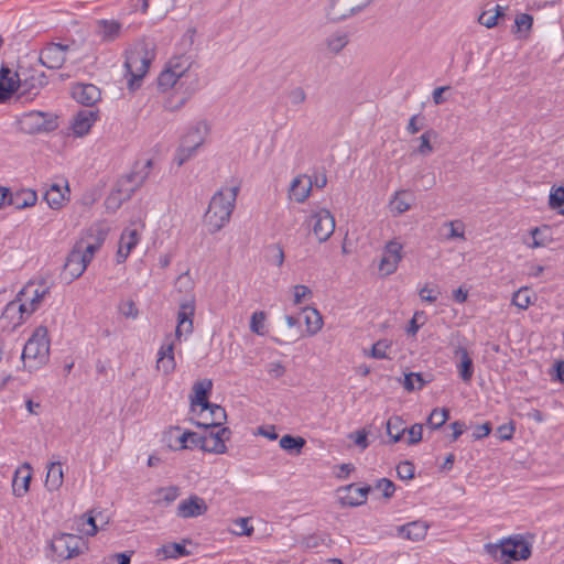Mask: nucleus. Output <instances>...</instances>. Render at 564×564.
Segmentation results:
<instances>
[{"label": "nucleus", "instance_id": "obj_1", "mask_svg": "<svg viewBox=\"0 0 564 564\" xmlns=\"http://www.w3.org/2000/svg\"><path fill=\"white\" fill-rule=\"evenodd\" d=\"M51 288L44 280L29 281L10 301L0 317V327L12 332L26 322L41 308L45 299L50 295Z\"/></svg>", "mask_w": 564, "mask_h": 564}, {"label": "nucleus", "instance_id": "obj_2", "mask_svg": "<svg viewBox=\"0 0 564 564\" xmlns=\"http://www.w3.org/2000/svg\"><path fill=\"white\" fill-rule=\"evenodd\" d=\"M239 191L240 185L231 183L220 187L212 196L204 217V224L209 234L214 235L229 224Z\"/></svg>", "mask_w": 564, "mask_h": 564}, {"label": "nucleus", "instance_id": "obj_3", "mask_svg": "<svg viewBox=\"0 0 564 564\" xmlns=\"http://www.w3.org/2000/svg\"><path fill=\"white\" fill-rule=\"evenodd\" d=\"M154 57V44L145 40L133 43L127 50L123 64L126 69L124 77L131 90L141 86L142 79L148 74Z\"/></svg>", "mask_w": 564, "mask_h": 564}, {"label": "nucleus", "instance_id": "obj_4", "mask_svg": "<svg viewBox=\"0 0 564 564\" xmlns=\"http://www.w3.org/2000/svg\"><path fill=\"white\" fill-rule=\"evenodd\" d=\"M484 549L496 561L509 564L528 560L532 553V543L523 534H512L500 539L498 542L486 543Z\"/></svg>", "mask_w": 564, "mask_h": 564}, {"label": "nucleus", "instance_id": "obj_5", "mask_svg": "<svg viewBox=\"0 0 564 564\" xmlns=\"http://www.w3.org/2000/svg\"><path fill=\"white\" fill-rule=\"evenodd\" d=\"M21 357L24 368L29 371L36 370L48 361L50 338L45 326H39L34 329L24 344Z\"/></svg>", "mask_w": 564, "mask_h": 564}, {"label": "nucleus", "instance_id": "obj_6", "mask_svg": "<svg viewBox=\"0 0 564 564\" xmlns=\"http://www.w3.org/2000/svg\"><path fill=\"white\" fill-rule=\"evenodd\" d=\"M210 132V126L206 120H198L187 127L181 138L180 145L174 155V162L182 166L196 155Z\"/></svg>", "mask_w": 564, "mask_h": 564}, {"label": "nucleus", "instance_id": "obj_7", "mask_svg": "<svg viewBox=\"0 0 564 564\" xmlns=\"http://www.w3.org/2000/svg\"><path fill=\"white\" fill-rule=\"evenodd\" d=\"M84 546L82 536L72 533H57L51 542V549L58 560H69L79 555Z\"/></svg>", "mask_w": 564, "mask_h": 564}, {"label": "nucleus", "instance_id": "obj_8", "mask_svg": "<svg viewBox=\"0 0 564 564\" xmlns=\"http://www.w3.org/2000/svg\"><path fill=\"white\" fill-rule=\"evenodd\" d=\"M143 229L144 225L141 221H133L123 229L116 254L117 263H123L128 259L141 241Z\"/></svg>", "mask_w": 564, "mask_h": 564}, {"label": "nucleus", "instance_id": "obj_9", "mask_svg": "<svg viewBox=\"0 0 564 564\" xmlns=\"http://www.w3.org/2000/svg\"><path fill=\"white\" fill-rule=\"evenodd\" d=\"M403 259V243L398 239L388 241L382 251L378 269L382 275H391Z\"/></svg>", "mask_w": 564, "mask_h": 564}, {"label": "nucleus", "instance_id": "obj_10", "mask_svg": "<svg viewBox=\"0 0 564 564\" xmlns=\"http://www.w3.org/2000/svg\"><path fill=\"white\" fill-rule=\"evenodd\" d=\"M186 69V57L177 56L169 61L166 67L161 72L158 78L159 88L167 90L176 87L178 89L180 78Z\"/></svg>", "mask_w": 564, "mask_h": 564}, {"label": "nucleus", "instance_id": "obj_11", "mask_svg": "<svg viewBox=\"0 0 564 564\" xmlns=\"http://www.w3.org/2000/svg\"><path fill=\"white\" fill-rule=\"evenodd\" d=\"M69 198L70 189L66 178L61 177L46 185L44 199L51 209L61 210Z\"/></svg>", "mask_w": 564, "mask_h": 564}, {"label": "nucleus", "instance_id": "obj_12", "mask_svg": "<svg viewBox=\"0 0 564 564\" xmlns=\"http://www.w3.org/2000/svg\"><path fill=\"white\" fill-rule=\"evenodd\" d=\"M311 226L316 239L319 242H325L334 234L335 217L328 209L319 208L312 214Z\"/></svg>", "mask_w": 564, "mask_h": 564}, {"label": "nucleus", "instance_id": "obj_13", "mask_svg": "<svg viewBox=\"0 0 564 564\" xmlns=\"http://www.w3.org/2000/svg\"><path fill=\"white\" fill-rule=\"evenodd\" d=\"M177 341L172 334H169L164 337L158 350L156 369L164 375H171L176 369L175 345Z\"/></svg>", "mask_w": 564, "mask_h": 564}, {"label": "nucleus", "instance_id": "obj_14", "mask_svg": "<svg viewBox=\"0 0 564 564\" xmlns=\"http://www.w3.org/2000/svg\"><path fill=\"white\" fill-rule=\"evenodd\" d=\"M195 315V300L188 299L180 304L177 312V325L173 338L181 341L193 333V318Z\"/></svg>", "mask_w": 564, "mask_h": 564}, {"label": "nucleus", "instance_id": "obj_15", "mask_svg": "<svg viewBox=\"0 0 564 564\" xmlns=\"http://www.w3.org/2000/svg\"><path fill=\"white\" fill-rule=\"evenodd\" d=\"M107 523L108 520L104 517L102 512L94 509L76 518L73 523V529L78 535L94 536L99 528Z\"/></svg>", "mask_w": 564, "mask_h": 564}, {"label": "nucleus", "instance_id": "obj_16", "mask_svg": "<svg viewBox=\"0 0 564 564\" xmlns=\"http://www.w3.org/2000/svg\"><path fill=\"white\" fill-rule=\"evenodd\" d=\"M193 422L200 427H219L226 420V411L224 408L217 404L207 403V409L204 406L197 409L196 413H193Z\"/></svg>", "mask_w": 564, "mask_h": 564}, {"label": "nucleus", "instance_id": "obj_17", "mask_svg": "<svg viewBox=\"0 0 564 564\" xmlns=\"http://www.w3.org/2000/svg\"><path fill=\"white\" fill-rule=\"evenodd\" d=\"M99 119V111L93 108H86L77 111L70 121V131L73 135L82 138L87 135L93 126Z\"/></svg>", "mask_w": 564, "mask_h": 564}, {"label": "nucleus", "instance_id": "obj_18", "mask_svg": "<svg viewBox=\"0 0 564 564\" xmlns=\"http://www.w3.org/2000/svg\"><path fill=\"white\" fill-rule=\"evenodd\" d=\"M200 87L202 84L199 75L195 69L192 68V62L189 57H186V69L183 72L182 78H180V85L177 89L184 95V97L176 108L182 107L191 96L200 89Z\"/></svg>", "mask_w": 564, "mask_h": 564}, {"label": "nucleus", "instance_id": "obj_19", "mask_svg": "<svg viewBox=\"0 0 564 564\" xmlns=\"http://www.w3.org/2000/svg\"><path fill=\"white\" fill-rule=\"evenodd\" d=\"M67 46L50 43L40 52V62L50 69L61 68L66 59Z\"/></svg>", "mask_w": 564, "mask_h": 564}, {"label": "nucleus", "instance_id": "obj_20", "mask_svg": "<svg viewBox=\"0 0 564 564\" xmlns=\"http://www.w3.org/2000/svg\"><path fill=\"white\" fill-rule=\"evenodd\" d=\"M313 178L306 174L296 175L289 186V198L299 204L304 203L311 195Z\"/></svg>", "mask_w": 564, "mask_h": 564}, {"label": "nucleus", "instance_id": "obj_21", "mask_svg": "<svg viewBox=\"0 0 564 564\" xmlns=\"http://www.w3.org/2000/svg\"><path fill=\"white\" fill-rule=\"evenodd\" d=\"M207 509L208 507L203 498L192 495L187 499L180 501L176 508V514L183 519L196 518L205 514Z\"/></svg>", "mask_w": 564, "mask_h": 564}, {"label": "nucleus", "instance_id": "obj_22", "mask_svg": "<svg viewBox=\"0 0 564 564\" xmlns=\"http://www.w3.org/2000/svg\"><path fill=\"white\" fill-rule=\"evenodd\" d=\"M369 491V486L358 487L351 484L339 489V501L343 506H361L367 501Z\"/></svg>", "mask_w": 564, "mask_h": 564}, {"label": "nucleus", "instance_id": "obj_23", "mask_svg": "<svg viewBox=\"0 0 564 564\" xmlns=\"http://www.w3.org/2000/svg\"><path fill=\"white\" fill-rule=\"evenodd\" d=\"M217 431H210L200 436L199 447L205 452L223 454L226 452L225 435L229 433L226 427H216Z\"/></svg>", "mask_w": 564, "mask_h": 564}, {"label": "nucleus", "instance_id": "obj_24", "mask_svg": "<svg viewBox=\"0 0 564 564\" xmlns=\"http://www.w3.org/2000/svg\"><path fill=\"white\" fill-rule=\"evenodd\" d=\"M429 528L430 525L425 521L415 520L397 527V536L411 542H419L425 539Z\"/></svg>", "mask_w": 564, "mask_h": 564}, {"label": "nucleus", "instance_id": "obj_25", "mask_svg": "<svg viewBox=\"0 0 564 564\" xmlns=\"http://www.w3.org/2000/svg\"><path fill=\"white\" fill-rule=\"evenodd\" d=\"M46 118L47 116L41 111L24 113L20 120L21 129L31 134L48 130L51 122Z\"/></svg>", "mask_w": 564, "mask_h": 564}, {"label": "nucleus", "instance_id": "obj_26", "mask_svg": "<svg viewBox=\"0 0 564 564\" xmlns=\"http://www.w3.org/2000/svg\"><path fill=\"white\" fill-rule=\"evenodd\" d=\"M32 479V467L29 463H23L14 471L12 480V494L13 496L21 498L30 489V482Z\"/></svg>", "mask_w": 564, "mask_h": 564}, {"label": "nucleus", "instance_id": "obj_27", "mask_svg": "<svg viewBox=\"0 0 564 564\" xmlns=\"http://www.w3.org/2000/svg\"><path fill=\"white\" fill-rule=\"evenodd\" d=\"M73 98L85 106H93L100 100L101 94L97 86L93 84H76L72 88Z\"/></svg>", "mask_w": 564, "mask_h": 564}, {"label": "nucleus", "instance_id": "obj_28", "mask_svg": "<svg viewBox=\"0 0 564 564\" xmlns=\"http://www.w3.org/2000/svg\"><path fill=\"white\" fill-rule=\"evenodd\" d=\"M415 197L411 192L406 189L397 191L389 200L390 213L394 217L400 216L411 209Z\"/></svg>", "mask_w": 564, "mask_h": 564}, {"label": "nucleus", "instance_id": "obj_29", "mask_svg": "<svg viewBox=\"0 0 564 564\" xmlns=\"http://www.w3.org/2000/svg\"><path fill=\"white\" fill-rule=\"evenodd\" d=\"M96 33L104 42H113L120 37L122 24L113 19H100L96 22Z\"/></svg>", "mask_w": 564, "mask_h": 564}, {"label": "nucleus", "instance_id": "obj_30", "mask_svg": "<svg viewBox=\"0 0 564 564\" xmlns=\"http://www.w3.org/2000/svg\"><path fill=\"white\" fill-rule=\"evenodd\" d=\"M213 388V382L209 379H203L194 383L193 392L194 398L191 401L192 413H196L197 409L204 406L207 409L208 394Z\"/></svg>", "mask_w": 564, "mask_h": 564}, {"label": "nucleus", "instance_id": "obj_31", "mask_svg": "<svg viewBox=\"0 0 564 564\" xmlns=\"http://www.w3.org/2000/svg\"><path fill=\"white\" fill-rule=\"evenodd\" d=\"M454 355L459 357V362L456 364L459 378L465 383H469L474 376V364L468 350L465 347L459 346L455 349Z\"/></svg>", "mask_w": 564, "mask_h": 564}, {"label": "nucleus", "instance_id": "obj_32", "mask_svg": "<svg viewBox=\"0 0 564 564\" xmlns=\"http://www.w3.org/2000/svg\"><path fill=\"white\" fill-rule=\"evenodd\" d=\"M36 202V192L31 188H23L10 194L8 205L17 209H24L34 206Z\"/></svg>", "mask_w": 564, "mask_h": 564}, {"label": "nucleus", "instance_id": "obj_33", "mask_svg": "<svg viewBox=\"0 0 564 564\" xmlns=\"http://www.w3.org/2000/svg\"><path fill=\"white\" fill-rule=\"evenodd\" d=\"M301 313L304 316L306 334L308 336L316 335L324 325L323 317L319 311L312 306H305L301 308Z\"/></svg>", "mask_w": 564, "mask_h": 564}, {"label": "nucleus", "instance_id": "obj_34", "mask_svg": "<svg viewBox=\"0 0 564 564\" xmlns=\"http://www.w3.org/2000/svg\"><path fill=\"white\" fill-rule=\"evenodd\" d=\"M531 239H524V245L530 249L546 247L551 241L550 229L547 226L535 227L530 230Z\"/></svg>", "mask_w": 564, "mask_h": 564}, {"label": "nucleus", "instance_id": "obj_35", "mask_svg": "<svg viewBox=\"0 0 564 564\" xmlns=\"http://www.w3.org/2000/svg\"><path fill=\"white\" fill-rule=\"evenodd\" d=\"M10 69L2 67L0 70V102L6 101L17 90L15 77Z\"/></svg>", "mask_w": 564, "mask_h": 564}, {"label": "nucleus", "instance_id": "obj_36", "mask_svg": "<svg viewBox=\"0 0 564 564\" xmlns=\"http://www.w3.org/2000/svg\"><path fill=\"white\" fill-rule=\"evenodd\" d=\"M63 468L59 462H52L47 466V473L45 478V487L48 491H56L63 485Z\"/></svg>", "mask_w": 564, "mask_h": 564}, {"label": "nucleus", "instance_id": "obj_37", "mask_svg": "<svg viewBox=\"0 0 564 564\" xmlns=\"http://www.w3.org/2000/svg\"><path fill=\"white\" fill-rule=\"evenodd\" d=\"M446 234L443 235V239L446 241H451L454 239L465 240V224L460 219L445 221L442 226Z\"/></svg>", "mask_w": 564, "mask_h": 564}, {"label": "nucleus", "instance_id": "obj_38", "mask_svg": "<svg viewBox=\"0 0 564 564\" xmlns=\"http://www.w3.org/2000/svg\"><path fill=\"white\" fill-rule=\"evenodd\" d=\"M392 347V341L389 339H380L376 341L372 347L367 350L364 349V356L373 359H390L388 351Z\"/></svg>", "mask_w": 564, "mask_h": 564}, {"label": "nucleus", "instance_id": "obj_39", "mask_svg": "<svg viewBox=\"0 0 564 564\" xmlns=\"http://www.w3.org/2000/svg\"><path fill=\"white\" fill-rule=\"evenodd\" d=\"M348 33L345 31H336L326 39V45L329 52L334 54L340 53L348 44Z\"/></svg>", "mask_w": 564, "mask_h": 564}, {"label": "nucleus", "instance_id": "obj_40", "mask_svg": "<svg viewBox=\"0 0 564 564\" xmlns=\"http://www.w3.org/2000/svg\"><path fill=\"white\" fill-rule=\"evenodd\" d=\"M533 17L528 13H520L514 19V33L519 39H527L532 30Z\"/></svg>", "mask_w": 564, "mask_h": 564}, {"label": "nucleus", "instance_id": "obj_41", "mask_svg": "<svg viewBox=\"0 0 564 564\" xmlns=\"http://www.w3.org/2000/svg\"><path fill=\"white\" fill-rule=\"evenodd\" d=\"M109 231L110 227L106 221H97L88 229L87 239L102 246Z\"/></svg>", "mask_w": 564, "mask_h": 564}, {"label": "nucleus", "instance_id": "obj_42", "mask_svg": "<svg viewBox=\"0 0 564 564\" xmlns=\"http://www.w3.org/2000/svg\"><path fill=\"white\" fill-rule=\"evenodd\" d=\"M187 554H188V552H187L185 545L180 544V543L165 544L162 547H160L156 553L158 556H161L162 558H165V560L166 558L176 560V558L183 557Z\"/></svg>", "mask_w": 564, "mask_h": 564}, {"label": "nucleus", "instance_id": "obj_43", "mask_svg": "<svg viewBox=\"0 0 564 564\" xmlns=\"http://www.w3.org/2000/svg\"><path fill=\"white\" fill-rule=\"evenodd\" d=\"M405 431L406 427L400 416H392L387 421V433L393 443L399 442Z\"/></svg>", "mask_w": 564, "mask_h": 564}, {"label": "nucleus", "instance_id": "obj_44", "mask_svg": "<svg viewBox=\"0 0 564 564\" xmlns=\"http://www.w3.org/2000/svg\"><path fill=\"white\" fill-rule=\"evenodd\" d=\"M505 15V8L497 4L492 10L484 11L478 17V22L486 26L487 29H491L497 25L498 19Z\"/></svg>", "mask_w": 564, "mask_h": 564}, {"label": "nucleus", "instance_id": "obj_45", "mask_svg": "<svg viewBox=\"0 0 564 564\" xmlns=\"http://www.w3.org/2000/svg\"><path fill=\"white\" fill-rule=\"evenodd\" d=\"M86 268L87 265L79 258V248H75L67 258L66 269L74 278H79Z\"/></svg>", "mask_w": 564, "mask_h": 564}, {"label": "nucleus", "instance_id": "obj_46", "mask_svg": "<svg viewBox=\"0 0 564 564\" xmlns=\"http://www.w3.org/2000/svg\"><path fill=\"white\" fill-rule=\"evenodd\" d=\"M305 440L301 436L283 435L280 438V447L288 452L301 453V449L305 445Z\"/></svg>", "mask_w": 564, "mask_h": 564}, {"label": "nucleus", "instance_id": "obj_47", "mask_svg": "<svg viewBox=\"0 0 564 564\" xmlns=\"http://www.w3.org/2000/svg\"><path fill=\"white\" fill-rule=\"evenodd\" d=\"M532 303V295L528 288H520L511 299V304L522 311L527 310Z\"/></svg>", "mask_w": 564, "mask_h": 564}, {"label": "nucleus", "instance_id": "obj_48", "mask_svg": "<svg viewBox=\"0 0 564 564\" xmlns=\"http://www.w3.org/2000/svg\"><path fill=\"white\" fill-rule=\"evenodd\" d=\"M267 315L263 311H257L250 318V330L259 336H264L268 333Z\"/></svg>", "mask_w": 564, "mask_h": 564}, {"label": "nucleus", "instance_id": "obj_49", "mask_svg": "<svg viewBox=\"0 0 564 564\" xmlns=\"http://www.w3.org/2000/svg\"><path fill=\"white\" fill-rule=\"evenodd\" d=\"M449 411L446 408L434 409L427 417V424L433 430L441 429L448 420Z\"/></svg>", "mask_w": 564, "mask_h": 564}, {"label": "nucleus", "instance_id": "obj_50", "mask_svg": "<svg viewBox=\"0 0 564 564\" xmlns=\"http://www.w3.org/2000/svg\"><path fill=\"white\" fill-rule=\"evenodd\" d=\"M292 292L294 305H300L313 297V291L304 284L294 285Z\"/></svg>", "mask_w": 564, "mask_h": 564}, {"label": "nucleus", "instance_id": "obj_51", "mask_svg": "<svg viewBox=\"0 0 564 564\" xmlns=\"http://www.w3.org/2000/svg\"><path fill=\"white\" fill-rule=\"evenodd\" d=\"M285 254L283 248L275 243L268 247V260L271 264L282 267L284 263Z\"/></svg>", "mask_w": 564, "mask_h": 564}, {"label": "nucleus", "instance_id": "obj_52", "mask_svg": "<svg viewBox=\"0 0 564 564\" xmlns=\"http://www.w3.org/2000/svg\"><path fill=\"white\" fill-rule=\"evenodd\" d=\"M424 384H425V381L421 373L411 372V373L405 375V377H404L403 386H404V389L408 391L420 390L424 387Z\"/></svg>", "mask_w": 564, "mask_h": 564}, {"label": "nucleus", "instance_id": "obj_53", "mask_svg": "<svg viewBox=\"0 0 564 564\" xmlns=\"http://www.w3.org/2000/svg\"><path fill=\"white\" fill-rule=\"evenodd\" d=\"M426 321L425 313L423 311H416L413 314V317L409 322V325L406 327V334L410 336H415L420 328L423 326V324Z\"/></svg>", "mask_w": 564, "mask_h": 564}, {"label": "nucleus", "instance_id": "obj_54", "mask_svg": "<svg viewBox=\"0 0 564 564\" xmlns=\"http://www.w3.org/2000/svg\"><path fill=\"white\" fill-rule=\"evenodd\" d=\"M549 205L552 209H558L564 206V186H553L550 191Z\"/></svg>", "mask_w": 564, "mask_h": 564}, {"label": "nucleus", "instance_id": "obj_55", "mask_svg": "<svg viewBox=\"0 0 564 564\" xmlns=\"http://www.w3.org/2000/svg\"><path fill=\"white\" fill-rule=\"evenodd\" d=\"M200 436L194 432L186 431L178 436L181 448H192L199 446Z\"/></svg>", "mask_w": 564, "mask_h": 564}, {"label": "nucleus", "instance_id": "obj_56", "mask_svg": "<svg viewBox=\"0 0 564 564\" xmlns=\"http://www.w3.org/2000/svg\"><path fill=\"white\" fill-rule=\"evenodd\" d=\"M152 167V161L147 160L140 167L139 171H134L130 177L135 183L137 186H140L144 183V181L149 177L150 170Z\"/></svg>", "mask_w": 564, "mask_h": 564}, {"label": "nucleus", "instance_id": "obj_57", "mask_svg": "<svg viewBox=\"0 0 564 564\" xmlns=\"http://www.w3.org/2000/svg\"><path fill=\"white\" fill-rule=\"evenodd\" d=\"M234 525L236 529L231 530V532L236 535H251L253 533V527L249 524L248 518H238L234 521Z\"/></svg>", "mask_w": 564, "mask_h": 564}, {"label": "nucleus", "instance_id": "obj_58", "mask_svg": "<svg viewBox=\"0 0 564 564\" xmlns=\"http://www.w3.org/2000/svg\"><path fill=\"white\" fill-rule=\"evenodd\" d=\"M119 312L126 318L135 319L139 315V310L132 300H126L120 302Z\"/></svg>", "mask_w": 564, "mask_h": 564}, {"label": "nucleus", "instance_id": "obj_59", "mask_svg": "<svg viewBox=\"0 0 564 564\" xmlns=\"http://www.w3.org/2000/svg\"><path fill=\"white\" fill-rule=\"evenodd\" d=\"M376 489L381 491L384 498H390L395 491V486L390 479L381 478L377 481Z\"/></svg>", "mask_w": 564, "mask_h": 564}, {"label": "nucleus", "instance_id": "obj_60", "mask_svg": "<svg viewBox=\"0 0 564 564\" xmlns=\"http://www.w3.org/2000/svg\"><path fill=\"white\" fill-rule=\"evenodd\" d=\"M349 440H351L362 451L369 446L368 432L365 429L349 434Z\"/></svg>", "mask_w": 564, "mask_h": 564}, {"label": "nucleus", "instance_id": "obj_61", "mask_svg": "<svg viewBox=\"0 0 564 564\" xmlns=\"http://www.w3.org/2000/svg\"><path fill=\"white\" fill-rule=\"evenodd\" d=\"M422 436H423V425L422 424H413L409 430H408V444L409 445H414V444H417L421 442L422 440Z\"/></svg>", "mask_w": 564, "mask_h": 564}, {"label": "nucleus", "instance_id": "obj_62", "mask_svg": "<svg viewBox=\"0 0 564 564\" xmlns=\"http://www.w3.org/2000/svg\"><path fill=\"white\" fill-rule=\"evenodd\" d=\"M435 133L433 131H427L420 137L421 144L417 149V152L420 154L429 155L433 152V147L431 145L430 140H431V137Z\"/></svg>", "mask_w": 564, "mask_h": 564}, {"label": "nucleus", "instance_id": "obj_63", "mask_svg": "<svg viewBox=\"0 0 564 564\" xmlns=\"http://www.w3.org/2000/svg\"><path fill=\"white\" fill-rule=\"evenodd\" d=\"M267 372L270 377L279 379L285 373V367L281 361H271L267 365Z\"/></svg>", "mask_w": 564, "mask_h": 564}, {"label": "nucleus", "instance_id": "obj_64", "mask_svg": "<svg viewBox=\"0 0 564 564\" xmlns=\"http://www.w3.org/2000/svg\"><path fill=\"white\" fill-rule=\"evenodd\" d=\"M397 473L401 479H411L414 476V466L410 462H403L398 465Z\"/></svg>", "mask_w": 564, "mask_h": 564}]
</instances>
